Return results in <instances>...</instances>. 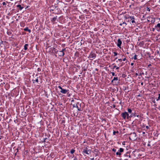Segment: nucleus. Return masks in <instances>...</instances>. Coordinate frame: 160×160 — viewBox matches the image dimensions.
<instances>
[{"mask_svg":"<svg viewBox=\"0 0 160 160\" xmlns=\"http://www.w3.org/2000/svg\"><path fill=\"white\" fill-rule=\"evenodd\" d=\"M121 116L124 119H125L126 118L128 119L129 118L128 113L126 111L122 112L121 114Z\"/></svg>","mask_w":160,"mask_h":160,"instance_id":"1","label":"nucleus"},{"mask_svg":"<svg viewBox=\"0 0 160 160\" xmlns=\"http://www.w3.org/2000/svg\"><path fill=\"white\" fill-rule=\"evenodd\" d=\"M81 104L79 102L76 103V104H73L72 105L73 108H76L78 111H82V109L81 108Z\"/></svg>","mask_w":160,"mask_h":160,"instance_id":"2","label":"nucleus"},{"mask_svg":"<svg viewBox=\"0 0 160 160\" xmlns=\"http://www.w3.org/2000/svg\"><path fill=\"white\" fill-rule=\"evenodd\" d=\"M96 57V54L95 53V52L94 50L92 51L90 53L89 56L88 57V58H95Z\"/></svg>","mask_w":160,"mask_h":160,"instance_id":"3","label":"nucleus"},{"mask_svg":"<svg viewBox=\"0 0 160 160\" xmlns=\"http://www.w3.org/2000/svg\"><path fill=\"white\" fill-rule=\"evenodd\" d=\"M111 83L113 85H118L119 83V80H118V77H114L111 81Z\"/></svg>","mask_w":160,"mask_h":160,"instance_id":"4","label":"nucleus"},{"mask_svg":"<svg viewBox=\"0 0 160 160\" xmlns=\"http://www.w3.org/2000/svg\"><path fill=\"white\" fill-rule=\"evenodd\" d=\"M117 63L118 66L119 67H122L125 64V63L122 62V59H118L116 61Z\"/></svg>","mask_w":160,"mask_h":160,"instance_id":"5","label":"nucleus"},{"mask_svg":"<svg viewBox=\"0 0 160 160\" xmlns=\"http://www.w3.org/2000/svg\"><path fill=\"white\" fill-rule=\"evenodd\" d=\"M129 138L131 140H134L136 139V134L135 133H131L130 135Z\"/></svg>","mask_w":160,"mask_h":160,"instance_id":"6","label":"nucleus"},{"mask_svg":"<svg viewBox=\"0 0 160 160\" xmlns=\"http://www.w3.org/2000/svg\"><path fill=\"white\" fill-rule=\"evenodd\" d=\"M58 88L61 90L60 92L62 94H66L69 91L68 89H66L62 88L60 86H59L58 87Z\"/></svg>","mask_w":160,"mask_h":160,"instance_id":"7","label":"nucleus"},{"mask_svg":"<svg viewBox=\"0 0 160 160\" xmlns=\"http://www.w3.org/2000/svg\"><path fill=\"white\" fill-rule=\"evenodd\" d=\"M91 150L88 149L87 147H86L85 149H84L83 150V151H82V153H85L87 154H89L91 153Z\"/></svg>","mask_w":160,"mask_h":160,"instance_id":"8","label":"nucleus"},{"mask_svg":"<svg viewBox=\"0 0 160 160\" xmlns=\"http://www.w3.org/2000/svg\"><path fill=\"white\" fill-rule=\"evenodd\" d=\"M124 149L122 148H120L118 150V152H116V154L117 155H119L120 156L121 155V153L123 152Z\"/></svg>","mask_w":160,"mask_h":160,"instance_id":"9","label":"nucleus"},{"mask_svg":"<svg viewBox=\"0 0 160 160\" xmlns=\"http://www.w3.org/2000/svg\"><path fill=\"white\" fill-rule=\"evenodd\" d=\"M124 18L125 19L130 18L131 19H135V17L134 16H130L128 14H126L124 16Z\"/></svg>","mask_w":160,"mask_h":160,"instance_id":"10","label":"nucleus"},{"mask_svg":"<svg viewBox=\"0 0 160 160\" xmlns=\"http://www.w3.org/2000/svg\"><path fill=\"white\" fill-rule=\"evenodd\" d=\"M50 51L52 52V53H57L58 52V51L57 50V49L54 48H50L49 49Z\"/></svg>","mask_w":160,"mask_h":160,"instance_id":"11","label":"nucleus"},{"mask_svg":"<svg viewBox=\"0 0 160 160\" xmlns=\"http://www.w3.org/2000/svg\"><path fill=\"white\" fill-rule=\"evenodd\" d=\"M122 44V42L120 39L119 38L118 39L117 43V46L121 48V46Z\"/></svg>","mask_w":160,"mask_h":160,"instance_id":"12","label":"nucleus"},{"mask_svg":"<svg viewBox=\"0 0 160 160\" xmlns=\"http://www.w3.org/2000/svg\"><path fill=\"white\" fill-rule=\"evenodd\" d=\"M123 156L125 157H128L129 158H131V156L130 155V152L129 151L127 152L123 155Z\"/></svg>","mask_w":160,"mask_h":160,"instance_id":"13","label":"nucleus"},{"mask_svg":"<svg viewBox=\"0 0 160 160\" xmlns=\"http://www.w3.org/2000/svg\"><path fill=\"white\" fill-rule=\"evenodd\" d=\"M155 28L157 31L160 32V23H158L155 26Z\"/></svg>","mask_w":160,"mask_h":160,"instance_id":"14","label":"nucleus"},{"mask_svg":"<svg viewBox=\"0 0 160 160\" xmlns=\"http://www.w3.org/2000/svg\"><path fill=\"white\" fill-rule=\"evenodd\" d=\"M57 16H56L55 17H54L50 19V21L53 24L55 23V22L57 20Z\"/></svg>","mask_w":160,"mask_h":160,"instance_id":"15","label":"nucleus"},{"mask_svg":"<svg viewBox=\"0 0 160 160\" xmlns=\"http://www.w3.org/2000/svg\"><path fill=\"white\" fill-rule=\"evenodd\" d=\"M58 54V55L59 57L63 56L65 55L64 52H62L61 51H58L57 53Z\"/></svg>","mask_w":160,"mask_h":160,"instance_id":"16","label":"nucleus"},{"mask_svg":"<svg viewBox=\"0 0 160 160\" xmlns=\"http://www.w3.org/2000/svg\"><path fill=\"white\" fill-rule=\"evenodd\" d=\"M137 114L136 112V111H135L134 112H132L131 113V115L129 116V118H131L133 116L135 117H136V115Z\"/></svg>","mask_w":160,"mask_h":160,"instance_id":"17","label":"nucleus"},{"mask_svg":"<svg viewBox=\"0 0 160 160\" xmlns=\"http://www.w3.org/2000/svg\"><path fill=\"white\" fill-rule=\"evenodd\" d=\"M144 44V42L143 41H142L140 42L138 44V46L140 47H142Z\"/></svg>","mask_w":160,"mask_h":160,"instance_id":"18","label":"nucleus"},{"mask_svg":"<svg viewBox=\"0 0 160 160\" xmlns=\"http://www.w3.org/2000/svg\"><path fill=\"white\" fill-rule=\"evenodd\" d=\"M24 31H28L29 33H30L31 32V30L28 29V27H26L24 29Z\"/></svg>","mask_w":160,"mask_h":160,"instance_id":"19","label":"nucleus"},{"mask_svg":"<svg viewBox=\"0 0 160 160\" xmlns=\"http://www.w3.org/2000/svg\"><path fill=\"white\" fill-rule=\"evenodd\" d=\"M17 7L19 8V9L20 10H22L23 8V7H22L21 5L20 4L18 5L17 6Z\"/></svg>","mask_w":160,"mask_h":160,"instance_id":"20","label":"nucleus"},{"mask_svg":"<svg viewBox=\"0 0 160 160\" xmlns=\"http://www.w3.org/2000/svg\"><path fill=\"white\" fill-rule=\"evenodd\" d=\"M29 45L28 44H26L24 46V49L25 50H26L28 49V46Z\"/></svg>","mask_w":160,"mask_h":160,"instance_id":"21","label":"nucleus"},{"mask_svg":"<svg viewBox=\"0 0 160 160\" xmlns=\"http://www.w3.org/2000/svg\"><path fill=\"white\" fill-rule=\"evenodd\" d=\"M137 57L138 55L135 54V55L133 57H132V59H134V60H136L137 59Z\"/></svg>","mask_w":160,"mask_h":160,"instance_id":"22","label":"nucleus"},{"mask_svg":"<svg viewBox=\"0 0 160 160\" xmlns=\"http://www.w3.org/2000/svg\"><path fill=\"white\" fill-rule=\"evenodd\" d=\"M75 150L74 149H72L70 151V153L72 154H73L75 152Z\"/></svg>","mask_w":160,"mask_h":160,"instance_id":"23","label":"nucleus"},{"mask_svg":"<svg viewBox=\"0 0 160 160\" xmlns=\"http://www.w3.org/2000/svg\"><path fill=\"white\" fill-rule=\"evenodd\" d=\"M128 112L129 113H132V110L130 108H128Z\"/></svg>","mask_w":160,"mask_h":160,"instance_id":"24","label":"nucleus"},{"mask_svg":"<svg viewBox=\"0 0 160 160\" xmlns=\"http://www.w3.org/2000/svg\"><path fill=\"white\" fill-rule=\"evenodd\" d=\"M7 34L8 35H11L12 34V32L11 31H7Z\"/></svg>","mask_w":160,"mask_h":160,"instance_id":"25","label":"nucleus"},{"mask_svg":"<svg viewBox=\"0 0 160 160\" xmlns=\"http://www.w3.org/2000/svg\"><path fill=\"white\" fill-rule=\"evenodd\" d=\"M119 133V132L118 131H114L113 132V135H115L116 134V133Z\"/></svg>","mask_w":160,"mask_h":160,"instance_id":"26","label":"nucleus"},{"mask_svg":"<svg viewBox=\"0 0 160 160\" xmlns=\"http://www.w3.org/2000/svg\"><path fill=\"white\" fill-rule=\"evenodd\" d=\"M113 53L114 54V56H117L118 55V53L117 52H113Z\"/></svg>","mask_w":160,"mask_h":160,"instance_id":"27","label":"nucleus"},{"mask_svg":"<svg viewBox=\"0 0 160 160\" xmlns=\"http://www.w3.org/2000/svg\"><path fill=\"white\" fill-rule=\"evenodd\" d=\"M112 151L113 152H115L116 151H117V150L116 149H115V148H113L112 149Z\"/></svg>","mask_w":160,"mask_h":160,"instance_id":"28","label":"nucleus"},{"mask_svg":"<svg viewBox=\"0 0 160 160\" xmlns=\"http://www.w3.org/2000/svg\"><path fill=\"white\" fill-rule=\"evenodd\" d=\"M131 20H132L131 22L132 23H136V22L134 20V19H131Z\"/></svg>","mask_w":160,"mask_h":160,"instance_id":"29","label":"nucleus"},{"mask_svg":"<svg viewBox=\"0 0 160 160\" xmlns=\"http://www.w3.org/2000/svg\"><path fill=\"white\" fill-rule=\"evenodd\" d=\"M160 99V94H158V99H157V101L159 100Z\"/></svg>","mask_w":160,"mask_h":160,"instance_id":"30","label":"nucleus"},{"mask_svg":"<svg viewBox=\"0 0 160 160\" xmlns=\"http://www.w3.org/2000/svg\"><path fill=\"white\" fill-rule=\"evenodd\" d=\"M33 81V82H35L38 83V78L35 80H34V81Z\"/></svg>","mask_w":160,"mask_h":160,"instance_id":"31","label":"nucleus"},{"mask_svg":"<svg viewBox=\"0 0 160 160\" xmlns=\"http://www.w3.org/2000/svg\"><path fill=\"white\" fill-rule=\"evenodd\" d=\"M150 8L148 7H147L146 8V10L147 11L150 12Z\"/></svg>","mask_w":160,"mask_h":160,"instance_id":"32","label":"nucleus"},{"mask_svg":"<svg viewBox=\"0 0 160 160\" xmlns=\"http://www.w3.org/2000/svg\"><path fill=\"white\" fill-rule=\"evenodd\" d=\"M111 73L112 76H116V75H115V73L114 72H111Z\"/></svg>","mask_w":160,"mask_h":160,"instance_id":"33","label":"nucleus"},{"mask_svg":"<svg viewBox=\"0 0 160 160\" xmlns=\"http://www.w3.org/2000/svg\"><path fill=\"white\" fill-rule=\"evenodd\" d=\"M127 61V60L126 59V58H123V59H122V61Z\"/></svg>","mask_w":160,"mask_h":160,"instance_id":"34","label":"nucleus"},{"mask_svg":"<svg viewBox=\"0 0 160 160\" xmlns=\"http://www.w3.org/2000/svg\"><path fill=\"white\" fill-rule=\"evenodd\" d=\"M61 51H62V52H64L66 51V48H63Z\"/></svg>","mask_w":160,"mask_h":160,"instance_id":"35","label":"nucleus"},{"mask_svg":"<svg viewBox=\"0 0 160 160\" xmlns=\"http://www.w3.org/2000/svg\"><path fill=\"white\" fill-rule=\"evenodd\" d=\"M37 70L38 72H39L41 71V69L40 68H38L37 69Z\"/></svg>","mask_w":160,"mask_h":160,"instance_id":"36","label":"nucleus"},{"mask_svg":"<svg viewBox=\"0 0 160 160\" xmlns=\"http://www.w3.org/2000/svg\"><path fill=\"white\" fill-rule=\"evenodd\" d=\"M136 152V151H133L132 152V154H133V156H134V157H135V155H134V152Z\"/></svg>","mask_w":160,"mask_h":160,"instance_id":"37","label":"nucleus"},{"mask_svg":"<svg viewBox=\"0 0 160 160\" xmlns=\"http://www.w3.org/2000/svg\"><path fill=\"white\" fill-rule=\"evenodd\" d=\"M24 23H23V22H22L21 23V26H24Z\"/></svg>","mask_w":160,"mask_h":160,"instance_id":"38","label":"nucleus"},{"mask_svg":"<svg viewBox=\"0 0 160 160\" xmlns=\"http://www.w3.org/2000/svg\"><path fill=\"white\" fill-rule=\"evenodd\" d=\"M117 67V66L115 65H114V66H113L112 67V69H114V68H116V67Z\"/></svg>","mask_w":160,"mask_h":160,"instance_id":"39","label":"nucleus"},{"mask_svg":"<svg viewBox=\"0 0 160 160\" xmlns=\"http://www.w3.org/2000/svg\"><path fill=\"white\" fill-rule=\"evenodd\" d=\"M120 67H119V66H117L116 67V69L118 70L119 69Z\"/></svg>","mask_w":160,"mask_h":160,"instance_id":"40","label":"nucleus"},{"mask_svg":"<svg viewBox=\"0 0 160 160\" xmlns=\"http://www.w3.org/2000/svg\"><path fill=\"white\" fill-rule=\"evenodd\" d=\"M146 128L147 129H148L149 128V127L148 126H146Z\"/></svg>","mask_w":160,"mask_h":160,"instance_id":"41","label":"nucleus"},{"mask_svg":"<svg viewBox=\"0 0 160 160\" xmlns=\"http://www.w3.org/2000/svg\"><path fill=\"white\" fill-rule=\"evenodd\" d=\"M122 76L124 78L126 76L124 74H122Z\"/></svg>","mask_w":160,"mask_h":160,"instance_id":"42","label":"nucleus"},{"mask_svg":"<svg viewBox=\"0 0 160 160\" xmlns=\"http://www.w3.org/2000/svg\"><path fill=\"white\" fill-rule=\"evenodd\" d=\"M2 4L3 5H6V2H3L2 3Z\"/></svg>","mask_w":160,"mask_h":160,"instance_id":"43","label":"nucleus"},{"mask_svg":"<svg viewBox=\"0 0 160 160\" xmlns=\"http://www.w3.org/2000/svg\"><path fill=\"white\" fill-rule=\"evenodd\" d=\"M155 29V28H152V31H153V32H154Z\"/></svg>","mask_w":160,"mask_h":160,"instance_id":"44","label":"nucleus"},{"mask_svg":"<svg viewBox=\"0 0 160 160\" xmlns=\"http://www.w3.org/2000/svg\"><path fill=\"white\" fill-rule=\"evenodd\" d=\"M95 70L96 71H97L98 72V68H96L95 69Z\"/></svg>","mask_w":160,"mask_h":160,"instance_id":"45","label":"nucleus"},{"mask_svg":"<svg viewBox=\"0 0 160 160\" xmlns=\"http://www.w3.org/2000/svg\"><path fill=\"white\" fill-rule=\"evenodd\" d=\"M136 117H140V116L138 115L137 114L136 115Z\"/></svg>","mask_w":160,"mask_h":160,"instance_id":"46","label":"nucleus"},{"mask_svg":"<svg viewBox=\"0 0 160 160\" xmlns=\"http://www.w3.org/2000/svg\"><path fill=\"white\" fill-rule=\"evenodd\" d=\"M133 65H134V63H133L132 62L131 63V66H133Z\"/></svg>","mask_w":160,"mask_h":160,"instance_id":"47","label":"nucleus"},{"mask_svg":"<svg viewBox=\"0 0 160 160\" xmlns=\"http://www.w3.org/2000/svg\"><path fill=\"white\" fill-rule=\"evenodd\" d=\"M74 160H77L76 157H75L74 158Z\"/></svg>","mask_w":160,"mask_h":160,"instance_id":"48","label":"nucleus"},{"mask_svg":"<svg viewBox=\"0 0 160 160\" xmlns=\"http://www.w3.org/2000/svg\"><path fill=\"white\" fill-rule=\"evenodd\" d=\"M115 107H116V106L114 104H113V108H115Z\"/></svg>","mask_w":160,"mask_h":160,"instance_id":"49","label":"nucleus"},{"mask_svg":"<svg viewBox=\"0 0 160 160\" xmlns=\"http://www.w3.org/2000/svg\"><path fill=\"white\" fill-rule=\"evenodd\" d=\"M115 101V99H114V98H112V101Z\"/></svg>","mask_w":160,"mask_h":160,"instance_id":"50","label":"nucleus"},{"mask_svg":"<svg viewBox=\"0 0 160 160\" xmlns=\"http://www.w3.org/2000/svg\"><path fill=\"white\" fill-rule=\"evenodd\" d=\"M90 159L91 160H94V158H90Z\"/></svg>","mask_w":160,"mask_h":160,"instance_id":"51","label":"nucleus"},{"mask_svg":"<svg viewBox=\"0 0 160 160\" xmlns=\"http://www.w3.org/2000/svg\"><path fill=\"white\" fill-rule=\"evenodd\" d=\"M142 135H144V134H145V132H142Z\"/></svg>","mask_w":160,"mask_h":160,"instance_id":"52","label":"nucleus"},{"mask_svg":"<svg viewBox=\"0 0 160 160\" xmlns=\"http://www.w3.org/2000/svg\"><path fill=\"white\" fill-rule=\"evenodd\" d=\"M122 24H126V23L125 22H123L122 23Z\"/></svg>","mask_w":160,"mask_h":160,"instance_id":"53","label":"nucleus"},{"mask_svg":"<svg viewBox=\"0 0 160 160\" xmlns=\"http://www.w3.org/2000/svg\"><path fill=\"white\" fill-rule=\"evenodd\" d=\"M122 23H120V24H119V25H120V26H122Z\"/></svg>","mask_w":160,"mask_h":160,"instance_id":"54","label":"nucleus"},{"mask_svg":"<svg viewBox=\"0 0 160 160\" xmlns=\"http://www.w3.org/2000/svg\"><path fill=\"white\" fill-rule=\"evenodd\" d=\"M143 82H142V83H141V85H143Z\"/></svg>","mask_w":160,"mask_h":160,"instance_id":"55","label":"nucleus"},{"mask_svg":"<svg viewBox=\"0 0 160 160\" xmlns=\"http://www.w3.org/2000/svg\"><path fill=\"white\" fill-rule=\"evenodd\" d=\"M124 160H128L127 159H125Z\"/></svg>","mask_w":160,"mask_h":160,"instance_id":"56","label":"nucleus"},{"mask_svg":"<svg viewBox=\"0 0 160 160\" xmlns=\"http://www.w3.org/2000/svg\"><path fill=\"white\" fill-rule=\"evenodd\" d=\"M151 66V64H150L149 65H148V66Z\"/></svg>","mask_w":160,"mask_h":160,"instance_id":"57","label":"nucleus"},{"mask_svg":"<svg viewBox=\"0 0 160 160\" xmlns=\"http://www.w3.org/2000/svg\"><path fill=\"white\" fill-rule=\"evenodd\" d=\"M117 58H118L117 57L115 59V60H116Z\"/></svg>","mask_w":160,"mask_h":160,"instance_id":"58","label":"nucleus"},{"mask_svg":"<svg viewBox=\"0 0 160 160\" xmlns=\"http://www.w3.org/2000/svg\"><path fill=\"white\" fill-rule=\"evenodd\" d=\"M150 145L149 144H148V146H150Z\"/></svg>","mask_w":160,"mask_h":160,"instance_id":"59","label":"nucleus"},{"mask_svg":"<svg viewBox=\"0 0 160 160\" xmlns=\"http://www.w3.org/2000/svg\"><path fill=\"white\" fill-rule=\"evenodd\" d=\"M153 103H155V101H153Z\"/></svg>","mask_w":160,"mask_h":160,"instance_id":"60","label":"nucleus"},{"mask_svg":"<svg viewBox=\"0 0 160 160\" xmlns=\"http://www.w3.org/2000/svg\"><path fill=\"white\" fill-rule=\"evenodd\" d=\"M136 75H138V74L137 73H136Z\"/></svg>","mask_w":160,"mask_h":160,"instance_id":"61","label":"nucleus"},{"mask_svg":"<svg viewBox=\"0 0 160 160\" xmlns=\"http://www.w3.org/2000/svg\"><path fill=\"white\" fill-rule=\"evenodd\" d=\"M73 101H74V100H72L71 101V102H73Z\"/></svg>","mask_w":160,"mask_h":160,"instance_id":"62","label":"nucleus"},{"mask_svg":"<svg viewBox=\"0 0 160 160\" xmlns=\"http://www.w3.org/2000/svg\"><path fill=\"white\" fill-rule=\"evenodd\" d=\"M3 42V41H2V42H1V43H2Z\"/></svg>","mask_w":160,"mask_h":160,"instance_id":"63","label":"nucleus"},{"mask_svg":"<svg viewBox=\"0 0 160 160\" xmlns=\"http://www.w3.org/2000/svg\"><path fill=\"white\" fill-rule=\"evenodd\" d=\"M132 1H134V0H132Z\"/></svg>","mask_w":160,"mask_h":160,"instance_id":"64","label":"nucleus"}]
</instances>
